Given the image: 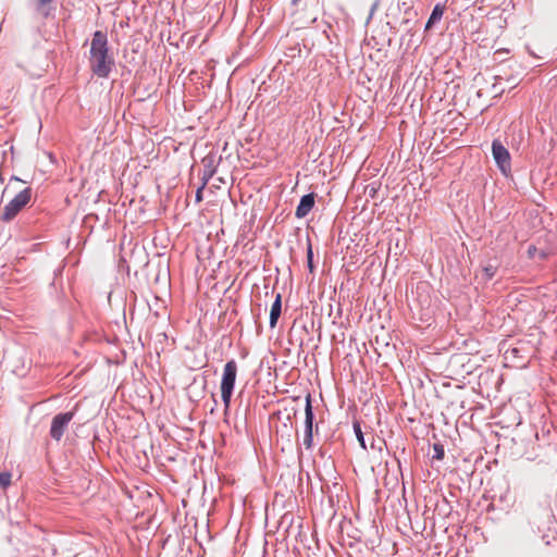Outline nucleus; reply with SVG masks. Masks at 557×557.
I'll list each match as a JSON object with an SVG mask.
<instances>
[{
	"label": "nucleus",
	"instance_id": "f257e3e1",
	"mask_svg": "<svg viewBox=\"0 0 557 557\" xmlns=\"http://www.w3.org/2000/svg\"><path fill=\"white\" fill-rule=\"evenodd\" d=\"M90 70L97 77L108 78L114 66V58L109 51L108 36L96 30L90 42Z\"/></svg>",
	"mask_w": 557,
	"mask_h": 557
},
{
	"label": "nucleus",
	"instance_id": "f03ea898",
	"mask_svg": "<svg viewBox=\"0 0 557 557\" xmlns=\"http://www.w3.org/2000/svg\"><path fill=\"white\" fill-rule=\"evenodd\" d=\"M237 376V363L234 359L228 360L223 369L221 380V398L225 410L230 408L231 399Z\"/></svg>",
	"mask_w": 557,
	"mask_h": 557
},
{
	"label": "nucleus",
	"instance_id": "7ed1b4c3",
	"mask_svg": "<svg viewBox=\"0 0 557 557\" xmlns=\"http://www.w3.org/2000/svg\"><path fill=\"white\" fill-rule=\"evenodd\" d=\"M33 190L30 187L24 188L3 208L0 220L3 222L12 221L21 210L30 201Z\"/></svg>",
	"mask_w": 557,
	"mask_h": 557
},
{
	"label": "nucleus",
	"instance_id": "20e7f679",
	"mask_svg": "<svg viewBox=\"0 0 557 557\" xmlns=\"http://www.w3.org/2000/svg\"><path fill=\"white\" fill-rule=\"evenodd\" d=\"M492 154L502 173L507 174L508 172L511 171L510 153L508 149L502 144L500 140H493Z\"/></svg>",
	"mask_w": 557,
	"mask_h": 557
},
{
	"label": "nucleus",
	"instance_id": "39448f33",
	"mask_svg": "<svg viewBox=\"0 0 557 557\" xmlns=\"http://www.w3.org/2000/svg\"><path fill=\"white\" fill-rule=\"evenodd\" d=\"M74 418V412H61L55 414L52 418L51 426H50V436L57 441L60 442L62 436L64 435L65 431L67 430V426L70 422Z\"/></svg>",
	"mask_w": 557,
	"mask_h": 557
},
{
	"label": "nucleus",
	"instance_id": "423d86ee",
	"mask_svg": "<svg viewBox=\"0 0 557 557\" xmlns=\"http://www.w3.org/2000/svg\"><path fill=\"white\" fill-rule=\"evenodd\" d=\"M313 421H314V414H313V410H312L311 395L308 394L306 397V407H305V435H304V445L307 449H310L313 445Z\"/></svg>",
	"mask_w": 557,
	"mask_h": 557
},
{
	"label": "nucleus",
	"instance_id": "0eeeda50",
	"mask_svg": "<svg viewBox=\"0 0 557 557\" xmlns=\"http://www.w3.org/2000/svg\"><path fill=\"white\" fill-rule=\"evenodd\" d=\"M315 203V195L313 193L304 195L296 208L295 215L298 219H302L308 215Z\"/></svg>",
	"mask_w": 557,
	"mask_h": 557
},
{
	"label": "nucleus",
	"instance_id": "6e6552de",
	"mask_svg": "<svg viewBox=\"0 0 557 557\" xmlns=\"http://www.w3.org/2000/svg\"><path fill=\"white\" fill-rule=\"evenodd\" d=\"M502 81H506L507 83H509L510 85V88H513L516 87L520 79L518 77V75H509L507 74L506 72L502 73V74H497L495 76V83L493 84V89L494 91L498 95V94H503L504 92V88H500L498 85L502 83Z\"/></svg>",
	"mask_w": 557,
	"mask_h": 557
},
{
	"label": "nucleus",
	"instance_id": "1a4fd4ad",
	"mask_svg": "<svg viewBox=\"0 0 557 557\" xmlns=\"http://www.w3.org/2000/svg\"><path fill=\"white\" fill-rule=\"evenodd\" d=\"M282 312V295L278 293L272 304L270 311V327H275Z\"/></svg>",
	"mask_w": 557,
	"mask_h": 557
},
{
	"label": "nucleus",
	"instance_id": "9d476101",
	"mask_svg": "<svg viewBox=\"0 0 557 557\" xmlns=\"http://www.w3.org/2000/svg\"><path fill=\"white\" fill-rule=\"evenodd\" d=\"M444 11H445V7L437 3L433 10H432V13L425 24V30L432 28V26L437 23L438 21H441V18L443 17V14H444Z\"/></svg>",
	"mask_w": 557,
	"mask_h": 557
},
{
	"label": "nucleus",
	"instance_id": "9b49d317",
	"mask_svg": "<svg viewBox=\"0 0 557 557\" xmlns=\"http://www.w3.org/2000/svg\"><path fill=\"white\" fill-rule=\"evenodd\" d=\"M35 1V10L38 14H40L42 17L47 18L51 15V9L49 4L53 0H34Z\"/></svg>",
	"mask_w": 557,
	"mask_h": 557
},
{
	"label": "nucleus",
	"instance_id": "f8f14e48",
	"mask_svg": "<svg viewBox=\"0 0 557 557\" xmlns=\"http://www.w3.org/2000/svg\"><path fill=\"white\" fill-rule=\"evenodd\" d=\"M202 171H207L208 173H215L216 172V158L214 154L209 153L207 154L202 160Z\"/></svg>",
	"mask_w": 557,
	"mask_h": 557
},
{
	"label": "nucleus",
	"instance_id": "ddd939ff",
	"mask_svg": "<svg viewBox=\"0 0 557 557\" xmlns=\"http://www.w3.org/2000/svg\"><path fill=\"white\" fill-rule=\"evenodd\" d=\"M522 350L523 349L520 348V347L508 348L504 352L505 359L513 361V362L518 361V360L523 361L524 360V356L522 355Z\"/></svg>",
	"mask_w": 557,
	"mask_h": 557
},
{
	"label": "nucleus",
	"instance_id": "4468645a",
	"mask_svg": "<svg viewBox=\"0 0 557 557\" xmlns=\"http://www.w3.org/2000/svg\"><path fill=\"white\" fill-rule=\"evenodd\" d=\"M307 265H308L309 271L312 273L314 271V265H313V251H312V245H311L310 239H308V244H307Z\"/></svg>",
	"mask_w": 557,
	"mask_h": 557
},
{
	"label": "nucleus",
	"instance_id": "2eb2a0df",
	"mask_svg": "<svg viewBox=\"0 0 557 557\" xmlns=\"http://www.w3.org/2000/svg\"><path fill=\"white\" fill-rule=\"evenodd\" d=\"M354 431H355V434L357 436V440L358 442L360 443V446L366 449L367 446H366V442H364V436H363V433L361 431V426H360V423L359 422H354Z\"/></svg>",
	"mask_w": 557,
	"mask_h": 557
},
{
	"label": "nucleus",
	"instance_id": "dca6fc26",
	"mask_svg": "<svg viewBox=\"0 0 557 557\" xmlns=\"http://www.w3.org/2000/svg\"><path fill=\"white\" fill-rule=\"evenodd\" d=\"M433 459L442 460L445 456L444 446L440 443L433 445Z\"/></svg>",
	"mask_w": 557,
	"mask_h": 557
},
{
	"label": "nucleus",
	"instance_id": "f3484780",
	"mask_svg": "<svg viewBox=\"0 0 557 557\" xmlns=\"http://www.w3.org/2000/svg\"><path fill=\"white\" fill-rule=\"evenodd\" d=\"M379 190V185L375 183L369 184L364 188V195L370 198H375L376 193Z\"/></svg>",
	"mask_w": 557,
	"mask_h": 557
},
{
	"label": "nucleus",
	"instance_id": "a211bd4d",
	"mask_svg": "<svg viewBox=\"0 0 557 557\" xmlns=\"http://www.w3.org/2000/svg\"><path fill=\"white\" fill-rule=\"evenodd\" d=\"M11 473L10 472H1L0 473V487L7 488L11 484Z\"/></svg>",
	"mask_w": 557,
	"mask_h": 557
},
{
	"label": "nucleus",
	"instance_id": "6ab92c4d",
	"mask_svg": "<svg viewBox=\"0 0 557 557\" xmlns=\"http://www.w3.org/2000/svg\"><path fill=\"white\" fill-rule=\"evenodd\" d=\"M484 274L486 276L487 280H492L494 277V275L496 274V268L493 267V265H486L484 269Z\"/></svg>",
	"mask_w": 557,
	"mask_h": 557
},
{
	"label": "nucleus",
	"instance_id": "aec40b11",
	"mask_svg": "<svg viewBox=\"0 0 557 557\" xmlns=\"http://www.w3.org/2000/svg\"><path fill=\"white\" fill-rule=\"evenodd\" d=\"M215 173H211V172H207V171H202V176H201V180H202V184L201 186H205L208 184L209 180L214 175Z\"/></svg>",
	"mask_w": 557,
	"mask_h": 557
},
{
	"label": "nucleus",
	"instance_id": "412c9836",
	"mask_svg": "<svg viewBox=\"0 0 557 557\" xmlns=\"http://www.w3.org/2000/svg\"><path fill=\"white\" fill-rule=\"evenodd\" d=\"M203 189H205V186H200V187H198V189L196 190V196H195V198H196V202H200V201H202V191H203Z\"/></svg>",
	"mask_w": 557,
	"mask_h": 557
},
{
	"label": "nucleus",
	"instance_id": "4be33fe9",
	"mask_svg": "<svg viewBox=\"0 0 557 557\" xmlns=\"http://www.w3.org/2000/svg\"><path fill=\"white\" fill-rule=\"evenodd\" d=\"M383 444H385V441H384V440H382V438H379V446H377V448H379L380 450L382 449V446H381V445H383Z\"/></svg>",
	"mask_w": 557,
	"mask_h": 557
},
{
	"label": "nucleus",
	"instance_id": "5701e85b",
	"mask_svg": "<svg viewBox=\"0 0 557 557\" xmlns=\"http://www.w3.org/2000/svg\"><path fill=\"white\" fill-rule=\"evenodd\" d=\"M300 3V0H292V5L293 7H298Z\"/></svg>",
	"mask_w": 557,
	"mask_h": 557
},
{
	"label": "nucleus",
	"instance_id": "b1692460",
	"mask_svg": "<svg viewBox=\"0 0 557 557\" xmlns=\"http://www.w3.org/2000/svg\"><path fill=\"white\" fill-rule=\"evenodd\" d=\"M533 250H535V247H530V248H529V253H530V255H531V253H533Z\"/></svg>",
	"mask_w": 557,
	"mask_h": 557
},
{
	"label": "nucleus",
	"instance_id": "393cba45",
	"mask_svg": "<svg viewBox=\"0 0 557 557\" xmlns=\"http://www.w3.org/2000/svg\"><path fill=\"white\" fill-rule=\"evenodd\" d=\"M12 180L21 182V180L18 177H16V176H13Z\"/></svg>",
	"mask_w": 557,
	"mask_h": 557
},
{
	"label": "nucleus",
	"instance_id": "a878e982",
	"mask_svg": "<svg viewBox=\"0 0 557 557\" xmlns=\"http://www.w3.org/2000/svg\"><path fill=\"white\" fill-rule=\"evenodd\" d=\"M371 447H372V448H375V447H377V444L372 443V444H371Z\"/></svg>",
	"mask_w": 557,
	"mask_h": 557
},
{
	"label": "nucleus",
	"instance_id": "bb28decb",
	"mask_svg": "<svg viewBox=\"0 0 557 557\" xmlns=\"http://www.w3.org/2000/svg\"><path fill=\"white\" fill-rule=\"evenodd\" d=\"M371 447H372V448H375V447H377V444L372 443V444H371Z\"/></svg>",
	"mask_w": 557,
	"mask_h": 557
}]
</instances>
